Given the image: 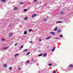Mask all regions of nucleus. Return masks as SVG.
Wrapping results in <instances>:
<instances>
[{
	"instance_id": "7ed1b4c3",
	"label": "nucleus",
	"mask_w": 73,
	"mask_h": 73,
	"mask_svg": "<svg viewBox=\"0 0 73 73\" xmlns=\"http://www.w3.org/2000/svg\"><path fill=\"white\" fill-rule=\"evenodd\" d=\"M3 66H4V67H5V68H7V65L6 64H5L3 65Z\"/></svg>"
},
{
	"instance_id": "5701e85b",
	"label": "nucleus",
	"mask_w": 73,
	"mask_h": 73,
	"mask_svg": "<svg viewBox=\"0 0 73 73\" xmlns=\"http://www.w3.org/2000/svg\"><path fill=\"white\" fill-rule=\"evenodd\" d=\"M53 73H56V71H53L52 72Z\"/></svg>"
},
{
	"instance_id": "f8f14e48",
	"label": "nucleus",
	"mask_w": 73,
	"mask_h": 73,
	"mask_svg": "<svg viewBox=\"0 0 73 73\" xmlns=\"http://www.w3.org/2000/svg\"><path fill=\"white\" fill-rule=\"evenodd\" d=\"M52 63H49L48 64V66H52Z\"/></svg>"
},
{
	"instance_id": "f704fd0d",
	"label": "nucleus",
	"mask_w": 73,
	"mask_h": 73,
	"mask_svg": "<svg viewBox=\"0 0 73 73\" xmlns=\"http://www.w3.org/2000/svg\"><path fill=\"white\" fill-rule=\"evenodd\" d=\"M18 69L19 70H21V68H18Z\"/></svg>"
},
{
	"instance_id": "dca6fc26",
	"label": "nucleus",
	"mask_w": 73,
	"mask_h": 73,
	"mask_svg": "<svg viewBox=\"0 0 73 73\" xmlns=\"http://www.w3.org/2000/svg\"><path fill=\"white\" fill-rule=\"evenodd\" d=\"M27 31H25L24 32V34L25 35H27Z\"/></svg>"
},
{
	"instance_id": "e433bc0d",
	"label": "nucleus",
	"mask_w": 73,
	"mask_h": 73,
	"mask_svg": "<svg viewBox=\"0 0 73 73\" xmlns=\"http://www.w3.org/2000/svg\"><path fill=\"white\" fill-rule=\"evenodd\" d=\"M39 41H41V39H39Z\"/></svg>"
},
{
	"instance_id": "ddd939ff",
	"label": "nucleus",
	"mask_w": 73,
	"mask_h": 73,
	"mask_svg": "<svg viewBox=\"0 0 73 73\" xmlns=\"http://www.w3.org/2000/svg\"><path fill=\"white\" fill-rule=\"evenodd\" d=\"M1 1H2V2H5L6 0H1Z\"/></svg>"
},
{
	"instance_id": "b1692460",
	"label": "nucleus",
	"mask_w": 73,
	"mask_h": 73,
	"mask_svg": "<svg viewBox=\"0 0 73 73\" xmlns=\"http://www.w3.org/2000/svg\"><path fill=\"white\" fill-rule=\"evenodd\" d=\"M43 20L44 21H46V19H45L44 18H43Z\"/></svg>"
},
{
	"instance_id": "39448f33",
	"label": "nucleus",
	"mask_w": 73,
	"mask_h": 73,
	"mask_svg": "<svg viewBox=\"0 0 73 73\" xmlns=\"http://www.w3.org/2000/svg\"><path fill=\"white\" fill-rule=\"evenodd\" d=\"M14 10H15V11L16 10H17V9H18V7H15L14 8Z\"/></svg>"
},
{
	"instance_id": "20e7f679",
	"label": "nucleus",
	"mask_w": 73,
	"mask_h": 73,
	"mask_svg": "<svg viewBox=\"0 0 73 73\" xmlns=\"http://www.w3.org/2000/svg\"><path fill=\"white\" fill-rule=\"evenodd\" d=\"M13 35V34L12 33H10L9 35V37H11V36H12Z\"/></svg>"
},
{
	"instance_id": "9b49d317",
	"label": "nucleus",
	"mask_w": 73,
	"mask_h": 73,
	"mask_svg": "<svg viewBox=\"0 0 73 73\" xmlns=\"http://www.w3.org/2000/svg\"><path fill=\"white\" fill-rule=\"evenodd\" d=\"M47 55V54H43V57H46Z\"/></svg>"
},
{
	"instance_id": "2f4dec72",
	"label": "nucleus",
	"mask_w": 73,
	"mask_h": 73,
	"mask_svg": "<svg viewBox=\"0 0 73 73\" xmlns=\"http://www.w3.org/2000/svg\"><path fill=\"white\" fill-rule=\"evenodd\" d=\"M31 31H32V29H30L29 30V32H31Z\"/></svg>"
},
{
	"instance_id": "c85d7f7f",
	"label": "nucleus",
	"mask_w": 73,
	"mask_h": 73,
	"mask_svg": "<svg viewBox=\"0 0 73 73\" xmlns=\"http://www.w3.org/2000/svg\"><path fill=\"white\" fill-rule=\"evenodd\" d=\"M60 37H63V36H62V35H60Z\"/></svg>"
},
{
	"instance_id": "9d476101",
	"label": "nucleus",
	"mask_w": 73,
	"mask_h": 73,
	"mask_svg": "<svg viewBox=\"0 0 73 73\" xmlns=\"http://www.w3.org/2000/svg\"><path fill=\"white\" fill-rule=\"evenodd\" d=\"M55 47H54L52 49V52H54V49H55Z\"/></svg>"
},
{
	"instance_id": "f3484780",
	"label": "nucleus",
	"mask_w": 73,
	"mask_h": 73,
	"mask_svg": "<svg viewBox=\"0 0 73 73\" xmlns=\"http://www.w3.org/2000/svg\"><path fill=\"white\" fill-rule=\"evenodd\" d=\"M27 50H28V49H25V50H23V52H25V51H27Z\"/></svg>"
},
{
	"instance_id": "393cba45",
	"label": "nucleus",
	"mask_w": 73,
	"mask_h": 73,
	"mask_svg": "<svg viewBox=\"0 0 73 73\" xmlns=\"http://www.w3.org/2000/svg\"><path fill=\"white\" fill-rule=\"evenodd\" d=\"M31 52H29L28 53H27V55H28V54H30V53Z\"/></svg>"
},
{
	"instance_id": "2eb2a0df",
	"label": "nucleus",
	"mask_w": 73,
	"mask_h": 73,
	"mask_svg": "<svg viewBox=\"0 0 73 73\" xmlns=\"http://www.w3.org/2000/svg\"><path fill=\"white\" fill-rule=\"evenodd\" d=\"M50 38V37L47 38H46V40H48V39H49V38Z\"/></svg>"
},
{
	"instance_id": "a211bd4d",
	"label": "nucleus",
	"mask_w": 73,
	"mask_h": 73,
	"mask_svg": "<svg viewBox=\"0 0 73 73\" xmlns=\"http://www.w3.org/2000/svg\"><path fill=\"white\" fill-rule=\"evenodd\" d=\"M25 20H28V18L27 17H26L25 18Z\"/></svg>"
},
{
	"instance_id": "bb28decb",
	"label": "nucleus",
	"mask_w": 73,
	"mask_h": 73,
	"mask_svg": "<svg viewBox=\"0 0 73 73\" xmlns=\"http://www.w3.org/2000/svg\"><path fill=\"white\" fill-rule=\"evenodd\" d=\"M9 69H10V70H11L12 69V67H10L9 68Z\"/></svg>"
},
{
	"instance_id": "412c9836",
	"label": "nucleus",
	"mask_w": 73,
	"mask_h": 73,
	"mask_svg": "<svg viewBox=\"0 0 73 73\" xmlns=\"http://www.w3.org/2000/svg\"><path fill=\"white\" fill-rule=\"evenodd\" d=\"M1 40L2 41H5V39L4 38H2L1 39Z\"/></svg>"
},
{
	"instance_id": "f03ea898",
	"label": "nucleus",
	"mask_w": 73,
	"mask_h": 73,
	"mask_svg": "<svg viewBox=\"0 0 73 73\" xmlns=\"http://www.w3.org/2000/svg\"><path fill=\"white\" fill-rule=\"evenodd\" d=\"M36 16V14H34L31 16V17L32 18H33V17H35Z\"/></svg>"
},
{
	"instance_id": "1a4fd4ad",
	"label": "nucleus",
	"mask_w": 73,
	"mask_h": 73,
	"mask_svg": "<svg viewBox=\"0 0 73 73\" xmlns=\"http://www.w3.org/2000/svg\"><path fill=\"white\" fill-rule=\"evenodd\" d=\"M9 47H4L3 49V50H5V49H8Z\"/></svg>"
},
{
	"instance_id": "4be33fe9",
	"label": "nucleus",
	"mask_w": 73,
	"mask_h": 73,
	"mask_svg": "<svg viewBox=\"0 0 73 73\" xmlns=\"http://www.w3.org/2000/svg\"><path fill=\"white\" fill-rule=\"evenodd\" d=\"M15 56H19V54H15Z\"/></svg>"
},
{
	"instance_id": "423d86ee",
	"label": "nucleus",
	"mask_w": 73,
	"mask_h": 73,
	"mask_svg": "<svg viewBox=\"0 0 73 73\" xmlns=\"http://www.w3.org/2000/svg\"><path fill=\"white\" fill-rule=\"evenodd\" d=\"M62 23V21H58L56 22V23L57 24H58V23Z\"/></svg>"
},
{
	"instance_id": "cd10ccee",
	"label": "nucleus",
	"mask_w": 73,
	"mask_h": 73,
	"mask_svg": "<svg viewBox=\"0 0 73 73\" xmlns=\"http://www.w3.org/2000/svg\"><path fill=\"white\" fill-rule=\"evenodd\" d=\"M17 43H15V46H16L17 45Z\"/></svg>"
},
{
	"instance_id": "ea45409f",
	"label": "nucleus",
	"mask_w": 73,
	"mask_h": 73,
	"mask_svg": "<svg viewBox=\"0 0 73 73\" xmlns=\"http://www.w3.org/2000/svg\"><path fill=\"white\" fill-rule=\"evenodd\" d=\"M47 18H48V16H47Z\"/></svg>"
},
{
	"instance_id": "473e14b6",
	"label": "nucleus",
	"mask_w": 73,
	"mask_h": 73,
	"mask_svg": "<svg viewBox=\"0 0 73 73\" xmlns=\"http://www.w3.org/2000/svg\"><path fill=\"white\" fill-rule=\"evenodd\" d=\"M34 61V59H31V61Z\"/></svg>"
},
{
	"instance_id": "6ab92c4d",
	"label": "nucleus",
	"mask_w": 73,
	"mask_h": 73,
	"mask_svg": "<svg viewBox=\"0 0 73 73\" xmlns=\"http://www.w3.org/2000/svg\"><path fill=\"white\" fill-rule=\"evenodd\" d=\"M42 54H39L38 55V56H42Z\"/></svg>"
},
{
	"instance_id": "72a5a7b5",
	"label": "nucleus",
	"mask_w": 73,
	"mask_h": 73,
	"mask_svg": "<svg viewBox=\"0 0 73 73\" xmlns=\"http://www.w3.org/2000/svg\"><path fill=\"white\" fill-rule=\"evenodd\" d=\"M29 63V61H27V64H28V63Z\"/></svg>"
},
{
	"instance_id": "a878e982",
	"label": "nucleus",
	"mask_w": 73,
	"mask_h": 73,
	"mask_svg": "<svg viewBox=\"0 0 73 73\" xmlns=\"http://www.w3.org/2000/svg\"><path fill=\"white\" fill-rule=\"evenodd\" d=\"M23 46H22L20 48H21V49H22V48H23Z\"/></svg>"
},
{
	"instance_id": "58836bf2",
	"label": "nucleus",
	"mask_w": 73,
	"mask_h": 73,
	"mask_svg": "<svg viewBox=\"0 0 73 73\" xmlns=\"http://www.w3.org/2000/svg\"><path fill=\"white\" fill-rule=\"evenodd\" d=\"M36 1H37L36 0H35L34 1V2H36Z\"/></svg>"
},
{
	"instance_id": "6e6552de",
	"label": "nucleus",
	"mask_w": 73,
	"mask_h": 73,
	"mask_svg": "<svg viewBox=\"0 0 73 73\" xmlns=\"http://www.w3.org/2000/svg\"><path fill=\"white\" fill-rule=\"evenodd\" d=\"M61 32V30H58V31H57V32L56 33H60Z\"/></svg>"
},
{
	"instance_id": "4c0bfd02",
	"label": "nucleus",
	"mask_w": 73,
	"mask_h": 73,
	"mask_svg": "<svg viewBox=\"0 0 73 73\" xmlns=\"http://www.w3.org/2000/svg\"><path fill=\"white\" fill-rule=\"evenodd\" d=\"M58 38H54V39H58Z\"/></svg>"
},
{
	"instance_id": "0eeeda50",
	"label": "nucleus",
	"mask_w": 73,
	"mask_h": 73,
	"mask_svg": "<svg viewBox=\"0 0 73 73\" xmlns=\"http://www.w3.org/2000/svg\"><path fill=\"white\" fill-rule=\"evenodd\" d=\"M57 30V27H56L54 29V31H56Z\"/></svg>"
},
{
	"instance_id": "4468645a",
	"label": "nucleus",
	"mask_w": 73,
	"mask_h": 73,
	"mask_svg": "<svg viewBox=\"0 0 73 73\" xmlns=\"http://www.w3.org/2000/svg\"><path fill=\"white\" fill-rule=\"evenodd\" d=\"M70 67H71V68H73V65L71 64L70 66Z\"/></svg>"
},
{
	"instance_id": "7c9ffc66",
	"label": "nucleus",
	"mask_w": 73,
	"mask_h": 73,
	"mask_svg": "<svg viewBox=\"0 0 73 73\" xmlns=\"http://www.w3.org/2000/svg\"><path fill=\"white\" fill-rule=\"evenodd\" d=\"M60 13H61V14H62V13H63V11H61V12H60Z\"/></svg>"
},
{
	"instance_id": "c756f323",
	"label": "nucleus",
	"mask_w": 73,
	"mask_h": 73,
	"mask_svg": "<svg viewBox=\"0 0 73 73\" xmlns=\"http://www.w3.org/2000/svg\"><path fill=\"white\" fill-rule=\"evenodd\" d=\"M30 43H32V40L30 41Z\"/></svg>"
},
{
	"instance_id": "c9c22d12",
	"label": "nucleus",
	"mask_w": 73,
	"mask_h": 73,
	"mask_svg": "<svg viewBox=\"0 0 73 73\" xmlns=\"http://www.w3.org/2000/svg\"><path fill=\"white\" fill-rule=\"evenodd\" d=\"M20 4H23V3L22 2H21L20 3Z\"/></svg>"
},
{
	"instance_id": "aec40b11",
	"label": "nucleus",
	"mask_w": 73,
	"mask_h": 73,
	"mask_svg": "<svg viewBox=\"0 0 73 73\" xmlns=\"http://www.w3.org/2000/svg\"><path fill=\"white\" fill-rule=\"evenodd\" d=\"M24 12H26V11H27V9H24Z\"/></svg>"
},
{
	"instance_id": "f257e3e1",
	"label": "nucleus",
	"mask_w": 73,
	"mask_h": 73,
	"mask_svg": "<svg viewBox=\"0 0 73 73\" xmlns=\"http://www.w3.org/2000/svg\"><path fill=\"white\" fill-rule=\"evenodd\" d=\"M50 34H51L52 35H53V36H54L55 35V33H54V32H50Z\"/></svg>"
}]
</instances>
